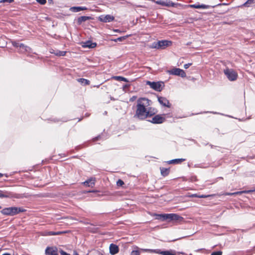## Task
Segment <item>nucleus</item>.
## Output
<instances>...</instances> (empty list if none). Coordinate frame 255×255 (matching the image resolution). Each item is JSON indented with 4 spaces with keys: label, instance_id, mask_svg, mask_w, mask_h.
Listing matches in <instances>:
<instances>
[{
    "label": "nucleus",
    "instance_id": "obj_41",
    "mask_svg": "<svg viewBox=\"0 0 255 255\" xmlns=\"http://www.w3.org/2000/svg\"><path fill=\"white\" fill-rule=\"evenodd\" d=\"M73 255H78V254L77 253H74Z\"/></svg>",
    "mask_w": 255,
    "mask_h": 255
},
{
    "label": "nucleus",
    "instance_id": "obj_42",
    "mask_svg": "<svg viewBox=\"0 0 255 255\" xmlns=\"http://www.w3.org/2000/svg\"><path fill=\"white\" fill-rule=\"evenodd\" d=\"M3 175L1 173H0V177H2Z\"/></svg>",
    "mask_w": 255,
    "mask_h": 255
},
{
    "label": "nucleus",
    "instance_id": "obj_20",
    "mask_svg": "<svg viewBox=\"0 0 255 255\" xmlns=\"http://www.w3.org/2000/svg\"><path fill=\"white\" fill-rule=\"evenodd\" d=\"M190 7L195 8H202V9H207L209 7V5H205V4H191L189 5Z\"/></svg>",
    "mask_w": 255,
    "mask_h": 255
},
{
    "label": "nucleus",
    "instance_id": "obj_37",
    "mask_svg": "<svg viewBox=\"0 0 255 255\" xmlns=\"http://www.w3.org/2000/svg\"><path fill=\"white\" fill-rule=\"evenodd\" d=\"M192 65V63H187V64H185L184 65V68L185 69H187L190 66H191Z\"/></svg>",
    "mask_w": 255,
    "mask_h": 255
},
{
    "label": "nucleus",
    "instance_id": "obj_32",
    "mask_svg": "<svg viewBox=\"0 0 255 255\" xmlns=\"http://www.w3.org/2000/svg\"><path fill=\"white\" fill-rule=\"evenodd\" d=\"M127 36H123V37H119L117 39H114L113 40L115 42H118V41H123L124 39H126V38H127Z\"/></svg>",
    "mask_w": 255,
    "mask_h": 255
},
{
    "label": "nucleus",
    "instance_id": "obj_7",
    "mask_svg": "<svg viewBox=\"0 0 255 255\" xmlns=\"http://www.w3.org/2000/svg\"><path fill=\"white\" fill-rule=\"evenodd\" d=\"M146 84L150 86V88L157 91H161L162 90L163 83L161 82L147 81Z\"/></svg>",
    "mask_w": 255,
    "mask_h": 255
},
{
    "label": "nucleus",
    "instance_id": "obj_35",
    "mask_svg": "<svg viewBox=\"0 0 255 255\" xmlns=\"http://www.w3.org/2000/svg\"><path fill=\"white\" fill-rule=\"evenodd\" d=\"M36 0L38 2H39V3L41 4H44L46 2V0Z\"/></svg>",
    "mask_w": 255,
    "mask_h": 255
},
{
    "label": "nucleus",
    "instance_id": "obj_38",
    "mask_svg": "<svg viewBox=\"0 0 255 255\" xmlns=\"http://www.w3.org/2000/svg\"><path fill=\"white\" fill-rule=\"evenodd\" d=\"M13 1V0H2L1 1L3 2H8L11 3Z\"/></svg>",
    "mask_w": 255,
    "mask_h": 255
},
{
    "label": "nucleus",
    "instance_id": "obj_43",
    "mask_svg": "<svg viewBox=\"0 0 255 255\" xmlns=\"http://www.w3.org/2000/svg\"><path fill=\"white\" fill-rule=\"evenodd\" d=\"M1 206H0V209H1Z\"/></svg>",
    "mask_w": 255,
    "mask_h": 255
},
{
    "label": "nucleus",
    "instance_id": "obj_34",
    "mask_svg": "<svg viewBox=\"0 0 255 255\" xmlns=\"http://www.w3.org/2000/svg\"><path fill=\"white\" fill-rule=\"evenodd\" d=\"M140 253L138 250L133 251L131 253L130 255H139Z\"/></svg>",
    "mask_w": 255,
    "mask_h": 255
},
{
    "label": "nucleus",
    "instance_id": "obj_11",
    "mask_svg": "<svg viewBox=\"0 0 255 255\" xmlns=\"http://www.w3.org/2000/svg\"><path fill=\"white\" fill-rule=\"evenodd\" d=\"M158 101L159 103L164 107L169 108L170 105L169 101L165 98L162 97H159L158 98Z\"/></svg>",
    "mask_w": 255,
    "mask_h": 255
},
{
    "label": "nucleus",
    "instance_id": "obj_9",
    "mask_svg": "<svg viewBox=\"0 0 255 255\" xmlns=\"http://www.w3.org/2000/svg\"><path fill=\"white\" fill-rule=\"evenodd\" d=\"M99 20L104 22H109L113 21L114 19V17L111 15H102L99 18Z\"/></svg>",
    "mask_w": 255,
    "mask_h": 255
},
{
    "label": "nucleus",
    "instance_id": "obj_5",
    "mask_svg": "<svg viewBox=\"0 0 255 255\" xmlns=\"http://www.w3.org/2000/svg\"><path fill=\"white\" fill-rule=\"evenodd\" d=\"M224 72L230 81H235L238 77L237 73L232 69L227 68L224 70Z\"/></svg>",
    "mask_w": 255,
    "mask_h": 255
},
{
    "label": "nucleus",
    "instance_id": "obj_18",
    "mask_svg": "<svg viewBox=\"0 0 255 255\" xmlns=\"http://www.w3.org/2000/svg\"><path fill=\"white\" fill-rule=\"evenodd\" d=\"M95 179L91 178L83 182V184L86 186L93 187L95 185Z\"/></svg>",
    "mask_w": 255,
    "mask_h": 255
},
{
    "label": "nucleus",
    "instance_id": "obj_13",
    "mask_svg": "<svg viewBox=\"0 0 255 255\" xmlns=\"http://www.w3.org/2000/svg\"><path fill=\"white\" fill-rule=\"evenodd\" d=\"M12 197L13 196L11 192L0 190V198H12Z\"/></svg>",
    "mask_w": 255,
    "mask_h": 255
},
{
    "label": "nucleus",
    "instance_id": "obj_26",
    "mask_svg": "<svg viewBox=\"0 0 255 255\" xmlns=\"http://www.w3.org/2000/svg\"><path fill=\"white\" fill-rule=\"evenodd\" d=\"M78 81L84 85H89L90 83L89 81H88V80L83 78L79 79L78 80Z\"/></svg>",
    "mask_w": 255,
    "mask_h": 255
},
{
    "label": "nucleus",
    "instance_id": "obj_22",
    "mask_svg": "<svg viewBox=\"0 0 255 255\" xmlns=\"http://www.w3.org/2000/svg\"><path fill=\"white\" fill-rule=\"evenodd\" d=\"M251 192V191H239V192H234V193L227 192V193H224V195L232 196V195H240L243 193H250Z\"/></svg>",
    "mask_w": 255,
    "mask_h": 255
},
{
    "label": "nucleus",
    "instance_id": "obj_15",
    "mask_svg": "<svg viewBox=\"0 0 255 255\" xmlns=\"http://www.w3.org/2000/svg\"><path fill=\"white\" fill-rule=\"evenodd\" d=\"M152 252H154L157 254H159L162 255H175L173 254L171 251H161L160 250H152Z\"/></svg>",
    "mask_w": 255,
    "mask_h": 255
},
{
    "label": "nucleus",
    "instance_id": "obj_27",
    "mask_svg": "<svg viewBox=\"0 0 255 255\" xmlns=\"http://www.w3.org/2000/svg\"><path fill=\"white\" fill-rule=\"evenodd\" d=\"M255 0H248L245 3L243 4V6H249L250 5L255 3Z\"/></svg>",
    "mask_w": 255,
    "mask_h": 255
},
{
    "label": "nucleus",
    "instance_id": "obj_36",
    "mask_svg": "<svg viewBox=\"0 0 255 255\" xmlns=\"http://www.w3.org/2000/svg\"><path fill=\"white\" fill-rule=\"evenodd\" d=\"M211 255H222V252H213L211 254Z\"/></svg>",
    "mask_w": 255,
    "mask_h": 255
},
{
    "label": "nucleus",
    "instance_id": "obj_24",
    "mask_svg": "<svg viewBox=\"0 0 255 255\" xmlns=\"http://www.w3.org/2000/svg\"><path fill=\"white\" fill-rule=\"evenodd\" d=\"M185 160V159L183 158H179V159H175L173 160H171L168 161L169 164H177Z\"/></svg>",
    "mask_w": 255,
    "mask_h": 255
},
{
    "label": "nucleus",
    "instance_id": "obj_6",
    "mask_svg": "<svg viewBox=\"0 0 255 255\" xmlns=\"http://www.w3.org/2000/svg\"><path fill=\"white\" fill-rule=\"evenodd\" d=\"M12 44L13 46L19 48V52L21 53H25L30 52L31 49L30 47L24 45L22 43H19L16 41H12Z\"/></svg>",
    "mask_w": 255,
    "mask_h": 255
},
{
    "label": "nucleus",
    "instance_id": "obj_3",
    "mask_svg": "<svg viewBox=\"0 0 255 255\" xmlns=\"http://www.w3.org/2000/svg\"><path fill=\"white\" fill-rule=\"evenodd\" d=\"M171 44V42L170 41L161 40L153 42L152 44L151 47L155 49H163L170 46Z\"/></svg>",
    "mask_w": 255,
    "mask_h": 255
},
{
    "label": "nucleus",
    "instance_id": "obj_19",
    "mask_svg": "<svg viewBox=\"0 0 255 255\" xmlns=\"http://www.w3.org/2000/svg\"><path fill=\"white\" fill-rule=\"evenodd\" d=\"M50 52L51 53H53L55 55L58 56H63L65 55L66 52L65 51H61L58 50H55L54 49H51L50 50Z\"/></svg>",
    "mask_w": 255,
    "mask_h": 255
},
{
    "label": "nucleus",
    "instance_id": "obj_17",
    "mask_svg": "<svg viewBox=\"0 0 255 255\" xmlns=\"http://www.w3.org/2000/svg\"><path fill=\"white\" fill-rule=\"evenodd\" d=\"M46 254L50 255H58L57 249L55 248H47L46 250Z\"/></svg>",
    "mask_w": 255,
    "mask_h": 255
},
{
    "label": "nucleus",
    "instance_id": "obj_14",
    "mask_svg": "<svg viewBox=\"0 0 255 255\" xmlns=\"http://www.w3.org/2000/svg\"><path fill=\"white\" fill-rule=\"evenodd\" d=\"M97 45L96 43L92 42L91 41H87L83 43L82 46L84 48H93Z\"/></svg>",
    "mask_w": 255,
    "mask_h": 255
},
{
    "label": "nucleus",
    "instance_id": "obj_4",
    "mask_svg": "<svg viewBox=\"0 0 255 255\" xmlns=\"http://www.w3.org/2000/svg\"><path fill=\"white\" fill-rule=\"evenodd\" d=\"M164 221H180L183 220V218L176 214H164Z\"/></svg>",
    "mask_w": 255,
    "mask_h": 255
},
{
    "label": "nucleus",
    "instance_id": "obj_29",
    "mask_svg": "<svg viewBox=\"0 0 255 255\" xmlns=\"http://www.w3.org/2000/svg\"><path fill=\"white\" fill-rule=\"evenodd\" d=\"M113 79L115 80H118V81H127V80L126 78L121 77V76H115L113 77Z\"/></svg>",
    "mask_w": 255,
    "mask_h": 255
},
{
    "label": "nucleus",
    "instance_id": "obj_33",
    "mask_svg": "<svg viewBox=\"0 0 255 255\" xmlns=\"http://www.w3.org/2000/svg\"><path fill=\"white\" fill-rule=\"evenodd\" d=\"M124 184V182L121 179L118 180V181L117 182V185L118 186H122Z\"/></svg>",
    "mask_w": 255,
    "mask_h": 255
},
{
    "label": "nucleus",
    "instance_id": "obj_40",
    "mask_svg": "<svg viewBox=\"0 0 255 255\" xmlns=\"http://www.w3.org/2000/svg\"><path fill=\"white\" fill-rule=\"evenodd\" d=\"M2 255H11L10 254H8V253H5V254H4Z\"/></svg>",
    "mask_w": 255,
    "mask_h": 255
},
{
    "label": "nucleus",
    "instance_id": "obj_28",
    "mask_svg": "<svg viewBox=\"0 0 255 255\" xmlns=\"http://www.w3.org/2000/svg\"><path fill=\"white\" fill-rule=\"evenodd\" d=\"M154 216L155 217V219H157V220H160L162 221H164V220H163L164 214H155L154 215Z\"/></svg>",
    "mask_w": 255,
    "mask_h": 255
},
{
    "label": "nucleus",
    "instance_id": "obj_25",
    "mask_svg": "<svg viewBox=\"0 0 255 255\" xmlns=\"http://www.w3.org/2000/svg\"><path fill=\"white\" fill-rule=\"evenodd\" d=\"M161 173L163 176H166L169 173V169L165 168H160Z\"/></svg>",
    "mask_w": 255,
    "mask_h": 255
},
{
    "label": "nucleus",
    "instance_id": "obj_8",
    "mask_svg": "<svg viewBox=\"0 0 255 255\" xmlns=\"http://www.w3.org/2000/svg\"><path fill=\"white\" fill-rule=\"evenodd\" d=\"M168 72L169 74L179 76L182 78H184L186 76V74L184 71L180 68H174L169 70Z\"/></svg>",
    "mask_w": 255,
    "mask_h": 255
},
{
    "label": "nucleus",
    "instance_id": "obj_21",
    "mask_svg": "<svg viewBox=\"0 0 255 255\" xmlns=\"http://www.w3.org/2000/svg\"><path fill=\"white\" fill-rule=\"evenodd\" d=\"M91 19V17L87 16H82L78 18V23L80 24L83 22L85 21L86 20H89Z\"/></svg>",
    "mask_w": 255,
    "mask_h": 255
},
{
    "label": "nucleus",
    "instance_id": "obj_23",
    "mask_svg": "<svg viewBox=\"0 0 255 255\" xmlns=\"http://www.w3.org/2000/svg\"><path fill=\"white\" fill-rule=\"evenodd\" d=\"M211 195H199L197 194H191L189 196L190 197H197V198H206L208 197L211 196Z\"/></svg>",
    "mask_w": 255,
    "mask_h": 255
},
{
    "label": "nucleus",
    "instance_id": "obj_31",
    "mask_svg": "<svg viewBox=\"0 0 255 255\" xmlns=\"http://www.w3.org/2000/svg\"><path fill=\"white\" fill-rule=\"evenodd\" d=\"M61 234V232H49L47 234L49 236H54V235H60Z\"/></svg>",
    "mask_w": 255,
    "mask_h": 255
},
{
    "label": "nucleus",
    "instance_id": "obj_10",
    "mask_svg": "<svg viewBox=\"0 0 255 255\" xmlns=\"http://www.w3.org/2000/svg\"><path fill=\"white\" fill-rule=\"evenodd\" d=\"M164 121L165 118L164 117L161 116V115H157L152 118L151 122L153 124H161Z\"/></svg>",
    "mask_w": 255,
    "mask_h": 255
},
{
    "label": "nucleus",
    "instance_id": "obj_39",
    "mask_svg": "<svg viewBox=\"0 0 255 255\" xmlns=\"http://www.w3.org/2000/svg\"><path fill=\"white\" fill-rule=\"evenodd\" d=\"M136 98L137 97L136 96H133L132 97L130 98V101H134L136 99Z\"/></svg>",
    "mask_w": 255,
    "mask_h": 255
},
{
    "label": "nucleus",
    "instance_id": "obj_1",
    "mask_svg": "<svg viewBox=\"0 0 255 255\" xmlns=\"http://www.w3.org/2000/svg\"><path fill=\"white\" fill-rule=\"evenodd\" d=\"M150 101L146 98L139 99L137 101L136 116L140 119H144L151 116L153 113L150 112L148 107L150 105Z\"/></svg>",
    "mask_w": 255,
    "mask_h": 255
},
{
    "label": "nucleus",
    "instance_id": "obj_12",
    "mask_svg": "<svg viewBox=\"0 0 255 255\" xmlns=\"http://www.w3.org/2000/svg\"><path fill=\"white\" fill-rule=\"evenodd\" d=\"M119 249L118 246L112 244L110 246V253L111 255H115L119 252Z\"/></svg>",
    "mask_w": 255,
    "mask_h": 255
},
{
    "label": "nucleus",
    "instance_id": "obj_30",
    "mask_svg": "<svg viewBox=\"0 0 255 255\" xmlns=\"http://www.w3.org/2000/svg\"><path fill=\"white\" fill-rule=\"evenodd\" d=\"M157 3L159 4H161L162 5H164V6H169L170 5V1L167 2H165V1H157Z\"/></svg>",
    "mask_w": 255,
    "mask_h": 255
},
{
    "label": "nucleus",
    "instance_id": "obj_16",
    "mask_svg": "<svg viewBox=\"0 0 255 255\" xmlns=\"http://www.w3.org/2000/svg\"><path fill=\"white\" fill-rule=\"evenodd\" d=\"M86 9H87V8L85 6H73L70 8V11L73 12H77Z\"/></svg>",
    "mask_w": 255,
    "mask_h": 255
},
{
    "label": "nucleus",
    "instance_id": "obj_2",
    "mask_svg": "<svg viewBox=\"0 0 255 255\" xmlns=\"http://www.w3.org/2000/svg\"><path fill=\"white\" fill-rule=\"evenodd\" d=\"M24 210L21 208L12 207L6 208L1 210V212L3 215L13 216L20 212H24Z\"/></svg>",
    "mask_w": 255,
    "mask_h": 255
}]
</instances>
